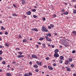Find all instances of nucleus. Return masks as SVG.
Segmentation results:
<instances>
[{"label": "nucleus", "instance_id": "nucleus-63", "mask_svg": "<svg viewBox=\"0 0 76 76\" xmlns=\"http://www.w3.org/2000/svg\"><path fill=\"white\" fill-rule=\"evenodd\" d=\"M72 1H76V0H72Z\"/></svg>", "mask_w": 76, "mask_h": 76}, {"label": "nucleus", "instance_id": "nucleus-44", "mask_svg": "<svg viewBox=\"0 0 76 76\" xmlns=\"http://www.w3.org/2000/svg\"><path fill=\"white\" fill-rule=\"evenodd\" d=\"M5 35H7V34H8V33L7 32H5Z\"/></svg>", "mask_w": 76, "mask_h": 76}, {"label": "nucleus", "instance_id": "nucleus-49", "mask_svg": "<svg viewBox=\"0 0 76 76\" xmlns=\"http://www.w3.org/2000/svg\"><path fill=\"white\" fill-rule=\"evenodd\" d=\"M2 57H0V61L2 60Z\"/></svg>", "mask_w": 76, "mask_h": 76}, {"label": "nucleus", "instance_id": "nucleus-2", "mask_svg": "<svg viewBox=\"0 0 76 76\" xmlns=\"http://www.w3.org/2000/svg\"><path fill=\"white\" fill-rule=\"evenodd\" d=\"M42 31H45V32H48V30L44 26H42Z\"/></svg>", "mask_w": 76, "mask_h": 76}, {"label": "nucleus", "instance_id": "nucleus-53", "mask_svg": "<svg viewBox=\"0 0 76 76\" xmlns=\"http://www.w3.org/2000/svg\"><path fill=\"white\" fill-rule=\"evenodd\" d=\"M13 6H14V7H16V5H15V4H13Z\"/></svg>", "mask_w": 76, "mask_h": 76}, {"label": "nucleus", "instance_id": "nucleus-20", "mask_svg": "<svg viewBox=\"0 0 76 76\" xmlns=\"http://www.w3.org/2000/svg\"><path fill=\"white\" fill-rule=\"evenodd\" d=\"M38 66H37V65L35 64V65L34 66V67H35L36 68H37Z\"/></svg>", "mask_w": 76, "mask_h": 76}, {"label": "nucleus", "instance_id": "nucleus-25", "mask_svg": "<svg viewBox=\"0 0 76 76\" xmlns=\"http://www.w3.org/2000/svg\"><path fill=\"white\" fill-rule=\"evenodd\" d=\"M42 45L43 46V48H45V44L43 43L42 44Z\"/></svg>", "mask_w": 76, "mask_h": 76}, {"label": "nucleus", "instance_id": "nucleus-12", "mask_svg": "<svg viewBox=\"0 0 76 76\" xmlns=\"http://www.w3.org/2000/svg\"><path fill=\"white\" fill-rule=\"evenodd\" d=\"M60 60H63L64 59V57L63 56H60Z\"/></svg>", "mask_w": 76, "mask_h": 76}, {"label": "nucleus", "instance_id": "nucleus-41", "mask_svg": "<svg viewBox=\"0 0 76 76\" xmlns=\"http://www.w3.org/2000/svg\"><path fill=\"white\" fill-rule=\"evenodd\" d=\"M28 75H32V73H31V72H29Z\"/></svg>", "mask_w": 76, "mask_h": 76}, {"label": "nucleus", "instance_id": "nucleus-39", "mask_svg": "<svg viewBox=\"0 0 76 76\" xmlns=\"http://www.w3.org/2000/svg\"><path fill=\"white\" fill-rule=\"evenodd\" d=\"M48 35L49 36V37H51V34L50 33L48 34Z\"/></svg>", "mask_w": 76, "mask_h": 76}, {"label": "nucleus", "instance_id": "nucleus-37", "mask_svg": "<svg viewBox=\"0 0 76 76\" xmlns=\"http://www.w3.org/2000/svg\"><path fill=\"white\" fill-rule=\"evenodd\" d=\"M39 39L40 41L42 40H43V38H41Z\"/></svg>", "mask_w": 76, "mask_h": 76}, {"label": "nucleus", "instance_id": "nucleus-32", "mask_svg": "<svg viewBox=\"0 0 76 76\" xmlns=\"http://www.w3.org/2000/svg\"><path fill=\"white\" fill-rule=\"evenodd\" d=\"M18 37H19V38L20 39L22 38V36L20 34L18 35Z\"/></svg>", "mask_w": 76, "mask_h": 76}, {"label": "nucleus", "instance_id": "nucleus-22", "mask_svg": "<svg viewBox=\"0 0 76 76\" xmlns=\"http://www.w3.org/2000/svg\"><path fill=\"white\" fill-rule=\"evenodd\" d=\"M47 41H49V42H51L52 40L49 38L48 40H47Z\"/></svg>", "mask_w": 76, "mask_h": 76}, {"label": "nucleus", "instance_id": "nucleus-33", "mask_svg": "<svg viewBox=\"0 0 76 76\" xmlns=\"http://www.w3.org/2000/svg\"><path fill=\"white\" fill-rule=\"evenodd\" d=\"M23 42H26V39H24L23 40Z\"/></svg>", "mask_w": 76, "mask_h": 76}, {"label": "nucleus", "instance_id": "nucleus-16", "mask_svg": "<svg viewBox=\"0 0 76 76\" xmlns=\"http://www.w3.org/2000/svg\"><path fill=\"white\" fill-rule=\"evenodd\" d=\"M5 46H7V47H8L9 46V45L7 43H6L5 44Z\"/></svg>", "mask_w": 76, "mask_h": 76}, {"label": "nucleus", "instance_id": "nucleus-64", "mask_svg": "<svg viewBox=\"0 0 76 76\" xmlns=\"http://www.w3.org/2000/svg\"><path fill=\"white\" fill-rule=\"evenodd\" d=\"M75 8V9H76V5H75V7H74Z\"/></svg>", "mask_w": 76, "mask_h": 76}, {"label": "nucleus", "instance_id": "nucleus-31", "mask_svg": "<svg viewBox=\"0 0 76 76\" xmlns=\"http://www.w3.org/2000/svg\"><path fill=\"white\" fill-rule=\"evenodd\" d=\"M71 67H74V64H72L71 65Z\"/></svg>", "mask_w": 76, "mask_h": 76}, {"label": "nucleus", "instance_id": "nucleus-15", "mask_svg": "<svg viewBox=\"0 0 76 76\" xmlns=\"http://www.w3.org/2000/svg\"><path fill=\"white\" fill-rule=\"evenodd\" d=\"M12 15L13 16H18V15L15 13H13Z\"/></svg>", "mask_w": 76, "mask_h": 76}, {"label": "nucleus", "instance_id": "nucleus-47", "mask_svg": "<svg viewBox=\"0 0 76 76\" xmlns=\"http://www.w3.org/2000/svg\"><path fill=\"white\" fill-rule=\"evenodd\" d=\"M75 53V50H74L72 52V53Z\"/></svg>", "mask_w": 76, "mask_h": 76}, {"label": "nucleus", "instance_id": "nucleus-14", "mask_svg": "<svg viewBox=\"0 0 76 76\" xmlns=\"http://www.w3.org/2000/svg\"><path fill=\"white\" fill-rule=\"evenodd\" d=\"M68 60H69V62H72V58H69L68 59Z\"/></svg>", "mask_w": 76, "mask_h": 76}, {"label": "nucleus", "instance_id": "nucleus-5", "mask_svg": "<svg viewBox=\"0 0 76 76\" xmlns=\"http://www.w3.org/2000/svg\"><path fill=\"white\" fill-rule=\"evenodd\" d=\"M66 70L68 72H70V69L69 68H68L67 67H66Z\"/></svg>", "mask_w": 76, "mask_h": 76}, {"label": "nucleus", "instance_id": "nucleus-23", "mask_svg": "<svg viewBox=\"0 0 76 76\" xmlns=\"http://www.w3.org/2000/svg\"><path fill=\"white\" fill-rule=\"evenodd\" d=\"M25 3V1H23L22 2V4H24Z\"/></svg>", "mask_w": 76, "mask_h": 76}, {"label": "nucleus", "instance_id": "nucleus-7", "mask_svg": "<svg viewBox=\"0 0 76 76\" xmlns=\"http://www.w3.org/2000/svg\"><path fill=\"white\" fill-rule=\"evenodd\" d=\"M17 57L18 58H20V57H23L24 55H18L17 56Z\"/></svg>", "mask_w": 76, "mask_h": 76}, {"label": "nucleus", "instance_id": "nucleus-29", "mask_svg": "<svg viewBox=\"0 0 76 76\" xmlns=\"http://www.w3.org/2000/svg\"><path fill=\"white\" fill-rule=\"evenodd\" d=\"M73 13H74L75 14H76V10H73Z\"/></svg>", "mask_w": 76, "mask_h": 76}, {"label": "nucleus", "instance_id": "nucleus-57", "mask_svg": "<svg viewBox=\"0 0 76 76\" xmlns=\"http://www.w3.org/2000/svg\"><path fill=\"white\" fill-rule=\"evenodd\" d=\"M73 76H76V74H73Z\"/></svg>", "mask_w": 76, "mask_h": 76}, {"label": "nucleus", "instance_id": "nucleus-62", "mask_svg": "<svg viewBox=\"0 0 76 76\" xmlns=\"http://www.w3.org/2000/svg\"><path fill=\"white\" fill-rule=\"evenodd\" d=\"M7 67H8V68H9V67H10V65H8V66H7Z\"/></svg>", "mask_w": 76, "mask_h": 76}, {"label": "nucleus", "instance_id": "nucleus-61", "mask_svg": "<svg viewBox=\"0 0 76 76\" xmlns=\"http://www.w3.org/2000/svg\"><path fill=\"white\" fill-rule=\"evenodd\" d=\"M2 34H3V33H2L1 32H0V35H2Z\"/></svg>", "mask_w": 76, "mask_h": 76}, {"label": "nucleus", "instance_id": "nucleus-48", "mask_svg": "<svg viewBox=\"0 0 76 76\" xmlns=\"http://www.w3.org/2000/svg\"><path fill=\"white\" fill-rule=\"evenodd\" d=\"M43 20H45V18H43Z\"/></svg>", "mask_w": 76, "mask_h": 76}, {"label": "nucleus", "instance_id": "nucleus-50", "mask_svg": "<svg viewBox=\"0 0 76 76\" xmlns=\"http://www.w3.org/2000/svg\"><path fill=\"white\" fill-rule=\"evenodd\" d=\"M48 28H49V29H51V27H50V26H48Z\"/></svg>", "mask_w": 76, "mask_h": 76}, {"label": "nucleus", "instance_id": "nucleus-4", "mask_svg": "<svg viewBox=\"0 0 76 76\" xmlns=\"http://www.w3.org/2000/svg\"><path fill=\"white\" fill-rule=\"evenodd\" d=\"M31 57H32L33 58H34L37 59V56H36L34 54L32 55Z\"/></svg>", "mask_w": 76, "mask_h": 76}, {"label": "nucleus", "instance_id": "nucleus-52", "mask_svg": "<svg viewBox=\"0 0 76 76\" xmlns=\"http://www.w3.org/2000/svg\"><path fill=\"white\" fill-rule=\"evenodd\" d=\"M64 3H65V5H66H66H67V3H65L64 2Z\"/></svg>", "mask_w": 76, "mask_h": 76}, {"label": "nucleus", "instance_id": "nucleus-24", "mask_svg": "<svg viewBox=\"0 0 76 76\" xmlns=\"http://www.w3.org/2000/svg\"><path fill=\"white\" fill-rule=\"evenodd\" d=\"M18 54H20V55H21L22 54V52H20L18 53Z\"/></svg>", "mask_w": 76, "mask_h": 76}, {"label": "nucleus", "instance_id": "nucleus-45", "mask_svg": "<svg viewBox=\"0 0 76 76\" xmlns=\"http://www.w3.org/2000/svg\"><path fill=\"white\" fill-rule=\"evenodd\" d=\"M12 63L13 64H15V63H16V62L15 61H13Z\"/></svg>", "mask_w": 76, "mask_h": 76}, {"label": "nucleus", "instance_id": "nucleus-18", "mask_svg": "<svg viewBox=\"0 0 76 76\" xmlns=\"http://www.w3.org/2000/svg\"><path fill=\"white\" fill-rule=\"evenodd\" d=\"M7 76H11V74L9 73H7Z\"/></svg>", "mask_w": 76, "mask_h": 76}, {"label": "nucleus", "instance_id": "nucleus-43", "mask_svg": "<svg viewBox=\"0 0 76 76\" xmlns=\"http://www.w3.org/2000/svg\"><path fill=\"white\" fill-rule=\"evenodd\" d=\"M35 72H39V70H38V69H36Z\"/></svg>", "mask_w": 76, "mask_h": 76}, {"label": "nucleus", "instance_id": "nucleus-10", "mask_svg": "<svg viewBox=\"0 0 76 76\" xmlns=\"http://www.w3.org/2000/svg\"><path fill=\"white\" fill-rule=\"evenodd\" d=\"M48 68L49 69V70H53V67L50 66H48Z\"/></svg>", "mask_w": 76, "mask_h": 76}, {"label": "nucleus", "instance_id": "nucleus-17", "mask_svg": "<svg viewBox=\"0 0 76 76\" xmlns=\"http://www.w3.org/2000/svg\"><path fill=\"white\" fill-rule=\"evenodd\" d=\"M1 30H5V28H4L3 26H2L1 27Z\"/></svg>", "mask_w": 76, "mask_h": 76}, {"label": "nucleus", "instance_id": "nucleus-30", "mask_svg": "<svg viewBox=\"0 0 76 76\" xmlns=\"http://www.w3.org/2000/svg\"><path fill=\"white\" fill-rule=\"evenodd\" d=\"M45 38L46 39H47V40H48V39L49 38V37H48L47 36H45Z\"/></svg>", "mask_w": 76, "mask_h": 76}, {"label": "nucleus", "instance_id": "nucleus-19", "mask_svg": "<svg viewBox=\"0 0 76 76\" xmlns=\"http://www.w3.org/2000/svg\"><path fill=\"white\" fill-rule=\"evenodd\" d=\"M73 34H74L75 35H76V32L75 31H73L72 32Z\"/></svg>", "mask_w": 76, "mask_h": 76}, {"label": "nucleus", "instance_id": "nucleus-8", "mask_svg": "<svg viewBox=\"0 0 76 76\" xmlns=\"http://www.w3.org/2000/svg\"><path fill=\"white\" fill-rule=\"evenodd\" d=\"M31 31H36L37 32L38 31V30L37 29V28H36L31 29Z\"/></svg>", "mask_w": 76, "mask_h": 76}, {"label": "nucleus", "instance_id": "nucleus-6", "mask_svg": "<svg viewBox=\"0 0 76 76\" xmlns=\"http://www.w3.org/2000/svg\"><path fill=\"white\" fill-rule=\"evenodd\" d=\"M36 62L37 63V64H38V65H39L40 66H41L42 62H39L38 61H37Z\"/></svg>", "mask_w": 76, "mask_h": 76}, {"label": "nucleus", "instance_id": "nucleus-11", "mask_svg": "<svg viewBox=\"0 0 76 76\" xmlns=\"http://www.w3.org/2000/svg\"><path fill=\"white\" fill-rule=\"evenodd\" d=\"M27 15H30L31 14V11H29L27 13Z\"/></svg>", "mask_w": 76, "mask_h": 76}, {"label": "nucleus", "instance_id": "nucleus-56", "mask_svg": "<svg viewBox=\"0 0 76 76\" xmlns=\"http://www.w3.org/2000/svg\"><path fill=\"white\" fill-rule=\"evenodd\" d=\"M36 47H37V48H38V47H39V45H36Z\"/></svg>", "mask_w": 76, "mask_h": 76}, {"label": "nucleus", "instance_id": "nucleus-58", "mask_svg": "<svg viewBox=\"0 0 76 76\" xmlns=\"http://www.w3.org/2000/svg\"><path fill=\"white\" fill-rule=\"evenodd\" d=\"M60 48H62V46L60 45L59 46Z\"/></svg>", "mask_w": 76, "mask_h": 76}, {"label": "nucleus", "instance_id": "nucleus-1", "mask_svg": "<svg viewBox=\"0 0 76 76\" xmlns=\"http://www.w3.org/2000/svg\"><path fill=\"white\" fill-rule=\"evenodd\" d=\"M62 45H64L65 46V47H68V44H67V42L66 40H64L62 43Z\"/></svg>", "mask_w": 76, "mask_h": 76}, {"label": "nucleus", "instance_id": "nucleus-9", "mask_svg": "<svg viewBox=\"0 0 76 76\" xmlns=\"http://www.w3.org/2000/svg\"><path fill=\"white\" fill-rule=\"evenodd\" d=\"M69 61L66 60V61L65 62V64H69Z\"/></svg>", "mask_w": 76, "mask_h": 76}, {"label": "nucleus", "instance_id": "nucleus-21", "mask_svg": "<svg viewBox=\"0 0 76 76\" xmlns=\"http://www.w3.org/2000/svg\"><path fill=\"white\" fill-rule=\"evenodd\" d=\"M64 15H68L69 14V12H65L64 13Z\"/></svg>", "mask_w": 76, "mask_h": 76}, {"label": "nucleus", "instance_id": "nucleus-36", "mask_svg": "<svg viewBox=\"0 0 76 76\" xmlns=\"http://www.w3.org/2000/svg\"><path fill=\"white\" fill-rule=\"evenodd\" d=\"M33 17H34V18H37V16L35 15H33Z\"/></svg>", "mask_w": 76, "mask_h": 76}, {"label": "nucleus", "instance_id": "nucleus-34", "mask_svg": "<svg viewBox=\"0 0 76 76\" xmlns=\"http://www.w3.org/2000/svg\"><path fill=\"white\" fill-rule=\"evenodd\" d=\"M2 53H3V51L2 50L0 51V55H1L2 54Z\"/></svg>", "mask_w": 76, "mask_h": 76}, {"label": "nucleus", "instance_id": "nucleus-46", "mask_svg": "<svg viewBox=\"0 0 76 76\" xmlns=\"http://www.w3.org/2000/svg\"><path fill=\"white\" fill-rule=\"evenodd\" d=\"M53 66H56V64L55 63L53 64Z\"/></svg>", "mask_w": 76, "mask_h": 76}, {"label": "nucleus", "instance_id": "nucleus-38", "mask_svg": "<svg viewBox=\"0 0 76 76\" xmlns=\"http://www.w3.org/2000/svg\"><path fill=\"white\" fill-rule=\"evenodd\" d=\"M59 63H63V61L61 60H60L59 61Z\"/></svg>", "mask_w": 76, "mask_h": 76}, {"label": "nucleus", "instance_id": "nucleus-35", "mask_svg": "<svg viewBox=\"0 0 76 76\" xmlns=\"http://www.w3.org/2000/svg\"><path fill=\"white\" fill-rule=\"evenodd\" d=\"M57 16L55 14H53V17H54V18H56Z\"/></svg>", "mask_w": 76, "mask_h": 76}, {"label": "nucleus", "instance_id": "nucleus-40", "mask_svg": "<svg viewBox=\"0 0 76 76\" xmlns=\"http://www.w3.org/2000/svg\"><path fill=\"white\" fill-rule=\"evenodd\" d=\"M50 26L51 28H53V27H54V25L53 24H51L50 25Z\"/></svg>", "mask_w": 76, "mask_h": 76}, {"label": "nucleus", "instance_id": "nucleus-54", "mask_svg": "<svg viewBox=\"0 0 76 76\" xmlns=\"http://www.w3.org/2000/svg\"><path fill=\"white\" fill-rule=\"evenodd\" d=\"M16 50H20V49H19V48H16Z\"/></svg>", "mask_w": 76, "mask_h": 76}, {"label": "nucleus", "instance_id": "nucleus-26", "mask_svg": "<svg viewBox=\"0 0 76 76\" xmlns=\"http://www.w3.org/2000/svg\"><path fill=\"white\" fill-rule=\"evenodd\" d=\"M2 64H6V62L5 61H2Z\"/></svg>", "mask_w": 76, "mask_h": 76}, {"label": "nucleus", "instance_id": "nucleus-60", "mask_svg": "<svg viewBox=\"0 0 76 76\" xmlns=\"http://www.w3.org/2000/svg\"><path fill=\"white\" fill-rule=\"evenodd\" d=\"M62 12H64V9H62Z\"/></svg>", "mask_w": 76, "mask_h": 76}, {"label": "nucleus", "instance_id": "nucleus-55", "mask_svg": "<svg viewBox=\"0 0 76 76\" xmlns=\"http://www.w3.org/2000/svg\"><path fill=\"white\" fill-rule=\"evenodd\" d=\"M52 48H54V46L53 45H52Z\"/></svg>", "mask_w": 76, "mask_h": 76}, {"label": "nucleus", "instance_id": "nucleus-28", "mask_svg": "<svg viewBox=\"0 0 76 76\" xmlns=\"http://www.w3.org/2000/svg\"><path fill=\"white\" fill-rule=\"evenodd\" d=\"M24 76H29V75H28V74L26 73L24 75Z\"/></svg>", "mask_w": 76, "mask_h": 76}, {"label": "nucleus", "instance_id": "nucleus-42", "mask_svg": "<svg viewBox=\"0 0 76 76\" xmlns=\"http://www.w3.org/2000/svg\"><path fill=\"white\" fill-rule=\"evenodd\" d=\"M49 57H47L46 58V60H49Z\"/></svg>", "mask_w": 76, "mask_h": 76}, {"label": "nucleus", "instance_id": "nucleus-59", "mask_svg": "<svg viewBox=\"0 0 76 76\" xmlns=\"http://www.w3.org/2000/svg\"><path fill=\"white\" fill-rule=\"evenodd\" d=\"M44 67H45V68H47V66H46V65L44 66Z\"/></svg>", "mask_w": 76, "mask_h": 76}, {"label": "nucleus", "instance_id": "nucleus-3", "mask_svg": "<svg viewBox=\"0 0 76 76\" xmlns=\"http://www.w3.org/2000/svg\"><path fill=\"white\" fill-rule=\"evenodd\" d=\"M54 57H58L59 55L58 54V53H55L54 54Z\"/></svg>", "mask_w": 76, "mask_h": 76}, {"label": "nucleus", "instance_id": "nucleus-13", "mask_svg": "<svg viewBox=\"0 0 76 76\" xmlns=\"http://www.w3.org/2000/svg\"><path fill=\"white\" fill-rule=\"evenodd\" d=\"M59 51V50L58 49H56L55 51V53H58V52Z\"/></svg>", "mask_w": 76, "mask_h": 76}, {"label": "nucleus", "instance_id": "nucleus-27", "mask_svg": "<svg viewBox=\"0 0 76 76\" xmlns=\"http://www.w3.org/2000/svg\"><path fill=\"white\" fill-rule=\"evenodd\" d=\"M32 12H36V10H35V9H33L32 10Z\"/></svg>", "mask_w": 76, "mask_h": 76}, {"label": "nucleus", "instance_id": "nucleus-51", "mask_svg": "<svg viewBox=\"0 0 76 76\" xmlns=\"http://www.w3.org/2000/svg\"><path fill=\"white\" fill-rule=\"evenodd\" d=\"M29 64L31 65H32V62L31 61L30 62Z\"/></svg>", "mask_w": 76, "mask_h": 76}]
</instances>
